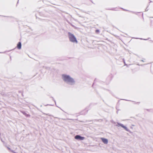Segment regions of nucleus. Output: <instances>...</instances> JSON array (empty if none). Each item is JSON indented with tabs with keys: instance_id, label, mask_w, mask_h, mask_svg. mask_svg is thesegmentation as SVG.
<instances>
[{
	"instance_id": "obj_2",
	"label": "nucleus",
	"mask_w": 153,
	"mask_h": 153,
	"mask_svg": "<svg viewBox=\"0 0 153 153\" xmlns=\"http://www.w3.org/2000/svg\"><path fill=\"white\" fill-rule=\"evenodd\" d=\"M68 38L70 42L76 44L78 43L76 38L73 34L70 32H68Z\"/></svg>"
},
{
	"instance_id": "obj_4",
	"label": "nucleus",
	"mask_w": 153,
	"mask_h": 153,
	"mask_svg": "<svg viewBox=\"0 0 153 153\" xmlns=\"http://www.w3.org/2000/svg\"><path fill=\"white\" fill-rule=\"evenodd\" d=\"M116 126H117L119 127L120 126H121L123 128H124L127 131H128V129L127 128L126 126H124L123 124H120L119 123H117V124H116Z\"/></svg>"
},
{
	"instance_id": "obj_3",
	"label": "nucleus",
	"mask_w": 153,
	"mask_h": 153,
	"mask_svg": "<svg viewBox=\"0 0 153 153\" xmlns=\"http://www.w3.org/2000/svg\"><path fill=\"white\" fill-rule=\"evenodd\" d=\"M75 138L77 140H82L85 139L84 137H82L79 135H77L75 137Z\"/></svg>"
},
{
	"instance_id": "obj_6",
	"label": "nucleus",
	"mask_w": 153,
	"mask_h": 153,
	"mask_svg": "<svg viewBox=\"0 0 153 153\" xmlns=\"http://www.w3.org/2000/svg\"><path fill=\"white\" fill-rule=\"evenodd\" d=\"M17 47L19 49H21V44L20 42H19L18 43V44L17 45Z\"/></svg>"
},
{
	"instance_id": "obj_1",
	"label": "nucleus",
	"mask_w": 153,
	"mask_h": 153,
	"mask_svg": "<svg viewBox=\"0 0 153 153\" xmlns=\"http://www.w3.org/2000/svg\"><path fill=\"white\" fill-rule=\"evenodd\" d=\"M61 77L62 79L66 82L71 85H73L75 83L74 79L69 75L63 74L62 75Z\"/></svg>"
},
{
	"instance_id": "obj_5",
	"label": "nucleus",
	"mask_w": 153,
	"mask_h": 153,
	"mask_svg": "<svg viewBox=\"0 0 153 153\" xmlns=\"http://www.w3.org/2000/svg\"><path fill=\"white\" fill-rule=\"evenodd\" d=\"M101 140L104 144H107L108 143V140L106 138L102 137L101 138Z\"/></svg>"
}]
</instances>
